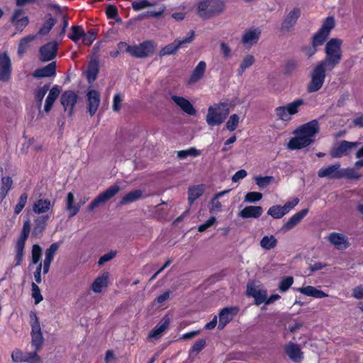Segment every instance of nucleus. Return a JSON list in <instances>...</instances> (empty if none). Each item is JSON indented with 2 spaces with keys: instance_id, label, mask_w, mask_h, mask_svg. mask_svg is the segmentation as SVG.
Segmentation results:
<instances>
[{
  "instance_id": "nucleus-51",
  "label": "nucleus",
  "mask_w": 363,
  "mask_h": 363,
  "mask_svg": "<svg viewBox=\"0 0 363 363\" xmlns=\"http://www.w3.org/2000/svg\"><path fill=\"white\" fill-rule=\"evenodd\" d=\"M267 214L273 218L278 219L282 218L285 215V212H284L282 206L275 205L269 208Z\"/></svg>"
},
{
  "instance_id": "nucleus-62",
  "label": "nucleus",
  "mask_w": 363,
  "mask_h": 363,
  "mask_svg": "<svg viewBox=\"0 0 363 363\" xmlns=\"http://www.w3.org/2000/svg\"><path fill=\"white\" fill-rule=\"evenodd\" d=\"M262 198V194L259 192H249L245 196V201L247 202L255 203L259 201Z\"/></svg>"
},
{
  "instance_id": "nucleus-3",
  "label": "nucleus",
  "mask_w": 363,
  "mask_h": 363,
  "mask_svg": "<svg viewBox=\"0 0 363 363\" xmlns=\"http://www.w3.org/2000/svg\"><path fill=\"white\" fill-rule=\"evenodd\" d=\"M230 113V104L227 102H220L210 106L206 118V123L210 126L222 124Z\"/></svg>"
},
{
  "instance_id": "nucleus-47",
  "label": "nucleus",
  "mask_w": 363,
  "mask_h": 363,
  "mask_svg": "<svg viewBox=\"0 0 363 363\" xmlns=\"http://www.w3.org/2000/svg\"><path fill=\"white\" fill-rule=\"evenodd\" d=\"M360 177L361 175L354 168L340 169V179L343 178L358 179Z\"/></svg>"
},
{
  "instance_id": "nucleus-19",
  "label": "nucleus",
  "mask_w": 363,
  "mask_h": 363,
  "mask_svg": "<svg viewBox=\"0 0 363 363\" xmlns=\"http://www.w3.org/2000/svg\"><path fill=\"white\" fill-rule=\"evenodd\" d=\"M328 240L337 250H345L349 246L347 237L341 233H332Z\"/></svg>"
},
{
  "instance_id": "nucleus-34",
  "label": "nucleus",
  "mask_w": 363,
  "mask_h": 363,
  "mask_svg": "<svg viewBox=\"0 0 363 363\" xmlns=\"http://www.w3.org/2000/svg\"><path fill=\"white\" fill-rule=\"evenodd\" d=\"M54 206L48 199H38L33 204V210L35 213H43L49 211Z\"/></svg>"
},
{
  "instance_id": "nucleus-20",
  "label": "nucleus",
  "mask_w": 363,
  "mask_h": 363,
  "mask_svg": "<svg viewBox=\"0 0 363 363\" xmlns=\"http://www.w3.org/2000/svg\"><path fill=\"white\" fill-rule=\"evenodd\" d=\"M12 360L15 362H35L39 360L36 352L23 354L19 349H15L11 354Z\"/></svg>"
},
{
  "instance_id": "nucleus-6",
  "label": "nucleus",
  "mask_w": 363,
  "mask_h": 363,
  "mask_svg": "<svg viewBox=\"0 0 363 363\" xmlns=\"http://www.w3.org/2000/svg\"><path fill=\"white\" fill-rule=\"evenodd\" d=\"M30 324L31 326V345L34 349L33 352H36L41 348L44 338L41 331V327L38 318L35 313H30Z\"/></svg>"
},
{
  "instance_id": "nucleus-55",
  "label": "nucleus",
  "mask_w": 363,
  "mask_h": 363,
  "mask_svg": "<svg viewBox=\"0 0 363 363\" xmlns=\"http://www.w3.org/2000/svg\"><path fill=\"white\" fill-rule=\"evenodd\" d=\"M335 21L333 17H328L323 22L320 30L329 35L330 30L334 28Z\"/></svg>"
},
{
  "instance_id": "nucleus-64",
  "label": "nucleus",
  "mask_w": 363,
  "mask_h": 363,
  "mask_svg": "<svg viewBox=\"0 0 363 363\" xmlns=\"http://www.w3.org/2000/svg\"><path fill=\"white\" fill-rule=\"evenodd\" d=\"M116 256V251L111 250L109 252L101 256L99 259V265H103L105 262H108Z\"/></svg>"
},
{
  "instance_id": "nucleus-36",
  "label": "nucleus",
  "mask_w": 363,
  "mask_h": 363,
  "mask_svg": "<svg viewBox=\"0 0 363 363\" xmlns=\"http://www.w3.org/2000/svg\"><path fill=\"white\" fill-rule=\"evenodd\" d=\"M13 186V180L10 177H2L0 186V201H2L9 194Z\"/></svg>"
},
{
  "instance_id": "nucleus-49",
  "label": "nucleus",
  "mask_w": 363,
  "mask_h": 363,
  "mask_svg": "<svg viewBox=\"0 0 363 363\" xmlns=\"http://www.w3.org/2000/svg\"><path fill=\"white\" fill-rule=\"evenodd\" d=\"M99 72L98 64L96 62H91L89 65L86 77L89 82H94Z\"/></svg>"
},
{
  "instance_id": "nucleus-14",
  "label": "nucleus",
  "mask_w": 363,
  "mask_h": 363,
  "mask_svg": "<svg viewBox=\"0 0 363 363\" xmlns=\"http://www.w3.org/2000/svg\"><path fill=\"white\" fill-rule=\"evenodd\" d=\"M261 35L260 28H250L246 30L242 36V43L247 48L250 49L256 45Z\"/></svg>"
},
{
  "instance_id": "nucleus-10",
  "label": "nucleus",
  "mask_w": 363,
  "mask_h": 363,
  "mask_svg": "<svg viewBox=\"0 0 363 363\" xmlns=\"http://www.w3.org/2000/svg\"><path fill=\"white\" fill-rule=\"evenodd\" d=\"M120 186L116 184L110 186L91 202L89 206V210L93 211L100 204L106 203L107 201L113 198L120 191Z\"/></svg>"
},
{
  "instance_id": "nucleus-33",
  "label": "nucleus",
  "mask_w": 363,
  "mask_h": 363,
  "mask_svg": "<svg viewBox=\"0 0 363 363\" xmlns=\"http://www.w3.org/2000/svg\"><path fill=\"white\" fill-rule=\"evenodd\" d=\"M60 89L58 86H54L49 91L48 96L45 100V111L49 112L52 107V105L57 98L59 96L60 94Z\"/></svg>"
},
{
  "instance_id": "nucleus-1",
  "label": "nucleus",
  "mask_w": 363,
  "mask_h": 363,
  "mask_svg": "<svg viewBox=\"0 0 363 363\" xmlns=\"http://www.w3.org/2000/svg\"><path fill=\"white\" fill-rule=\"evenodd\" d=\"M318 131L319 125L316 120L301 125L295 131L296 136L289 142V148L296 150L309 145L314 141L315 135Z\"/></svg>"
},
{
  "instance_id": "nucleus-5",
  "label": "nucleus",
  "mask_w": 363,
  "mask_h": 363,
  "mask_svg": "<svg viewBox=\"0 0 363 363\" xmlns=\"http://www.w3.org/2000/svg\"><path fill=\"white\" fill-rule=\"evenodd\" d=\"M303 104V99H297L285 106H279L274 111L276 117L279 120L288 123L291 120L292 116L298 112Z\"/></svg>"
},
{
  "instance_id": "nucleus-48",
  "label": "nucleus",
  "mask_w": 363,
  "mask_h": 363,
  "mask_svg": "<svg viewBox=\"0 0 363 363\" xmlns=\"http://www.w3.org/2000/svg\"><path fill=\"white\" fill-rule=\"evenodd\" d=\"M36 38V35H30L22 38L18 45V52L20 55L24 53L30 45V43Z\"/></svg>"
},
{
  "instance_id": "nucleus-41",
  "label": "nucleus",
  "mask_w": 363,
  "mask_h": 363,
  "mask_svg": "<svg viewBox=\"0 0 363 363\" xmlns=\"http://www.w3.org/2000/svg\"><path fill=\"white\" fill-rule=\"evenodd\" d=\"M255 62V58L252 55H247L244 57L242 60L240 64V67L238 69V74L239 75H242V74L245 72V70L250 67Z\"/></svg>"
},
{
  "instance_id": "nucleus-32",
  "label": "nucleus",
  "mask_w": 363,
  "mask_h": 363,
  "mask_svg": "<svg viewBox=\"0 0 363 363\" xmlns=\"http://www.w3.org/2000/svg\"><path fill=\"white\" fill-rule=\"evenodd\" d=\"M308 212V209H303L295 213L283 226V228L287 230L292 229L307 215Z\"/></svg>"
},
{
  "instance_id": "nucleus-38",
  "label": "nucleus",
  "mask_w": 363,
  "mask_h": 363,
  "mask_svg": "<svg viewBox=\"0 0 363 363\" xmlns=\"http://www.w3.org/2000/svg\"><path fill=\"white\" fill-rule=\"evenodd\" d=\"M74 196L72 192L68 193L66 199V208L69 211V216H75L80 209V206L74 204Z\"/></svg>"
},
{
  "instance_id": "nucleus-17",
  "label": "nucleus",
  "mask_w": 363,
  "mask_h": 363,
  "mask_svg": "<svg viewBox=\"0 0 363 363\" xmlns=\"http://www.w3.org/2000/svg\"><path fill=\"white\" fill-rule=\"evenodd\" d=\"M78 96L72 91H65L60 98V102L65 110L69 109V113H72L73 108L77 101Z\"/></svg>"
},
{
  "instance_id": "nucleus-50",
  "label": "nucleus",
  "mask_w": 363,
  "mask_h": 363,
  "mask_svg": "<svg viewBox=\"0 0 363 363\" xmlns=\"http://www.w3.org/2000/svg\"><path fill=\"white\" fill-rule=\"evenodd\" d=\"M254 179L256 182V184L260 189L266 188L268 185L274 182V177L272 176H256L254 177Z\"/></svg>"
},
{
  "instance_id": "nucleus-56",
  "label": "nucleus",
  "mask_w": 363,
  "mask_h": 363,
  "mask_svg": "<svg viewBox=\"0 0 363 363\" xmlns=\"http://www.w3.org/2000/svg\"><path fill=\"white\" fill-rule=\"evenodd\" d=\"M328 36V34L319 30L318 32L313 37V45L314 47H316L322 45L325 42Z\"/></svg>"
},
{
  "instance_id": "nucleus-12",
  "label": "nucleus",
  "mask_w": 363,
  "mask_h": 363,
  "mask_svg": "<svg viewBox=\"0 0 363 363\" xmlns=\"http://www.w3.org/2000/svg\"><path fill=\"white\" fill-rule=\"evenodd\" d=\"M247 294L255 300L256 305H260L267 298V291L264 287L255 282H250L247 286Z\"/></svg>"
},
{
  "instance_id": "nucleus-63",
  "label": "nucleus",
  "mask_w": 363,
  "mask_h": 363,
  "mask_svg": "<svg viewBox=\"0 0 363 363\" xmlns=\"http://www.w3.org/2000/svg\"><path fill=\"white\" fill-rule=\"evenodd\" d=\"M298 202L299 199L298 198H294L292 200L287 201L282 206L284 212H285V215L292 210L298 203Z\"/></svg>"
},
{
  "instance_id": "nucleus-52",
  "label": "nucleus",
  "mask_w": 363,
  "mask_h": 363,
  "mask_svg": "<svg viewBox=\"0 0 363 363\" xmlns=\"http://www.w3.org/2000/svg\"><path fill=\"white\" fill-rule=\"evenodd\" d=\"M200 155L201 151L194 147H191L185 150H181L177 152V156L180 159H184L188 156L197 157Z\"/></svg>"
},
{
  "instance_id": "nucleus-46",
  "label": "nucleus",
  "mask_w": 363,
  "mask_h": 363,
  "mask_svg": "<svg viewBox=\"0 0 363 363\" xmlns=\"http://www.w3.org/2000/svg\"><path fill=\"white\" fill-rule=\"evenodd\" d=\"M84 33L82 26H74L71 28V33L68 36L73 42L77 43L79 40H82Z\"/></svg>"
},
{
  "instance_id": "nucleus-44",
  "label": "nucleus",
  "mask_w": 363,
  "mask_h": 363,
  "mask_svg": "<svg viewBox=\"0 0 363 363\" xmlns=\"http://www.w3.org/2000/svg\"><path fill=\"white\" fill-rule=\"evenodd\" d=\"M203 192V186H194L189 189L188 201L190 204L199 198Z\"/></svg>"
},
{
  "instance_id": "nucleus-28",
  "label": "nucleus",
  "mask_w": 363,
  "mask_h": 363,
  "mask_svg": "<svg viewBox=\"0 0 363 363\" xmlns=\"http://www.w3.org/2000/svg\"><path fill=\"white\" fill-rule=\"evenodd\" d=\"M206 69V64L204 61H201L194 68L189 80V84H194L200 81L204 75Z\"/></svg>"
},
{
  "instance_id": "nucleus-27",
  "label": "nucleus",
  "mask_w": 363,
  "mask_h": 363,
  "mask_svg": "<svg viewBox=\"0 0 363 363\" xmlns=\"http://www.w3.org/2000/svg\"><path fill=\"white\" fill-rule=\"evenodd\" d=\"M262 213L263 209L261 206H248L240 211L239 216L242 218H258Z\"/></svg>"
},
{
  "instance_id": "nucleus-21",
  "label": "nucleus",
  "mask_w": 363,
  "mask_h": 363,
  "mask_svg": "<svg viewBox=\"0 0 363 363\" xmlns=\"http://www.w3.org/2000/svg\"><path fill=\"white\" fill-rule=\"evenodd\" d=\"M171 99L177 106L188 115L194 116L196 113V109L188 99L176 95L172 96Z\"/></svg>"
},
{
  "instance_id": "nucleus-37",
  "label": "nucleus",
  "mask_w": 363,
  "mask_h": 363,
  "mask_svg": "<svg viewBox=\"0 0 363 363\" xmlns=\"http://www.w3.org/2000/svg\"><path fill=\"white\" fill-rule=\"evenodd\" d=\"M169 324V319L167 317L164 318L162 322L150 332L149 337L151 339H157L160 337L168 328Z\"/></svg>"
},
{
  "instance_id": "nucleus-45",
  "label": "nucleus",
  "mask_w": 363,
  "mask_h": 363,
  "mask_svg": "<svg viewBox=\"0 0 363 363\" xmlns=\"http://www.w3.org/2000/svg\"><path fill=\"white\" fill-rule=\"evenodd\" d=\"M156 4V1L150 0H137L132 2V7L134 11H139L146 8L153 7Z\"/></svg>"
},
{
  "instance_id": "nucleus-35",
  "label": "nucleus",
  "mask_w": 363,
  "mask_h": 363,
  "mask_svg": "<svg viewBox=\"0 0 363 363\" xmlns=\"http://www.w3.org/2000/svg\"><path fill=\"white\" fill-rule=\"evenodd\" d=\"M109 274L108 272L102 274L98 277L93 282L91 289L95 293H100L103 288L107 286Z\"/></svg>"
},
{
  "instance_id": "nucleus-22",
  "label": "nucleus",
  "mask_w": 363,
  "mask_h": 363,
  "mask_svg": "<svg viewBox=\"0 0 363 363\" xmlns=\"http://www.w3.org/2000/svg\"><path fill=\"white\" fill-rule=\"evenodd\" d=\"M57 50V44L55 42H50L41 47L40 49V60L49 61L52 60Z\"/></svg>"
},
{
  "instance_id": "nucleus-23",
  "label": "nucleus",
  "mask_w": 363,
  "mask_h": 363,
  "mask_svg": "<svg viewBox=\"0 0 363 363\" xmlns=\"http://www.w3.org/2000/svg\"><path fill=\"white\" fill-rule=\"evenodd\" d=\"M238 309L235 307L225 308L220 312L218 328H223L236 315Z\"/></svg>"
},
{
  "instance_id": "nucleus-31",
  "label": "nucleus",
  "mask_w": 363,
  "mask_h": 363,
  "mask_svg": "<svg viewBox=\"0 0 363 363\" xmlns=\"http://www.w3.org/2000/svg\"><path fill=\"white\" fill-rule=\"evenodd\" d=\"M55 62H52L43 68L36 69L33 73V77L40 78L55 76Z\"/></svg>"
},
{
  "instance_id": "nucleus-53",
  "label": "nucleus",
  "mask_w": 363,
  "mask_h": 363,
  "mask_svg": "<svg viewBox=\"0 0 363 363\" xmlns=\"http://www.w3.org/2000/svg\"><path fill=\"white\" fill-rule=\"evenodd\" d=\"M239 122L240 117L237 114H233L226 123V128L230 131H233L237 128Z\"/></svg>"
},
{
  "instance_id": "nucleus-30",
  "label": "nucleus",
  "mask_w": 363,
  "mask_h": 363,
  "mask_svg": "<svg viewBox=\"0 0 363 363\" xmlns=\"http://www.w3.org/2000/svg\"><path fill=\"white\" fill-rule=\"evenodd\" d=\"M286 353L289 357L295 362H299L303 358V353L299 346L296 344L289 343L286 346Z\"/></svg>"
},
{
  "instance_id": "nucleus-15",
  "label": "nucleus",
  "mask_w": 363,
  "mask_h": 363,
  "mask_svg": "<svg viewBox=\"0 0 363 363\" xmlns=\"http://www.w3.org/2000/svg\"><path fill=\"white\" fill-rule=\"evenodd\" d=\"M11 62L6 53H0V81L7 82L11 78Z\"/></svg>"
},
{
  "instance_id": "nucleus-40",
  "label": "nucleus",
  "mask_w": 363,
  "mask_h": 363,
  "mask_svg": "<svg viewBox=\"0 0 363 363\" xmlns=\"http://www.w3.org/2000/svg\"><path fill=\"white\" fill-rule=\"evenodd\" d=\"M230 191V190H225L220 192L217 193L215 194V196L213 197L211 201V207H210V211L211 212H220L222 209V204L219 201V198L224 196L225 194H228Z\"/></svg>"
},
{
  "instance_id": "nucleus-8",
  "label": "nucleus",
  "mask_w": 363,
  "mask_h": 363,
  "mask_svg": "<svg viewBox=\"0 0 363 363\" xmlns=\"http://www.w3.org/2000/svg\"><path fill=\"white\" fill-rule=\"evenodd\" d=\"M223 11L222 4L213 0H206L199 3L198 12L205 18H210L215 14L220 13Z\"/></svg>"
},
{
  "instance_id": "nucleus-43",
  "label": "nucleus",
  "mask_w": 363,
  "mask_h": 363,
  "mask_svg": "<svg viewBox=\"0 0 363 363\" xmlns=\"http://www.w3.org/2000/svg\"><path fill=\"white\" fill-rule=\"evenodd\" d=\"M143 192L141 190L138 189L129 192L124 196L120 201L121 205H124L128 203H132L140 199L142 197Z\"/></svg>"
},
{
  "instance_id": "nucleus-57",
  "label": "nucleus",
  "mask_w": 363,
  "mask_h": 363,
  "mask_svg": "<svg viewBox=\"0 0 363 363\" xmlns=\"http://www.w3.org/2000/svg\"><path fill=\"white\" fill-rule=\"evenodd\" d=\"M96 39V33L94 30H89L86 33H84L82 40L84 45L89 46Z\"/></svg>"
},
{
  "instance_id": "nucleus-26",
  "label": "nucleus",
  "mask_w": 363,
  "mask_h": 363,
  "mask_svg": "<svg viewBox=\"0 0 363 363\" xmlns=\"http://www.w3.org/2000/svg\"><path fill=\"white\" fill-rule=\"evenodd\" d=\"M23 10L17 9L15 11L11 18V21L18 32H21L26 27L29 21L28 17L23 16Z\"/></svg>"
},
{
  "instance_id": "nucleus-59",
  "label": "nucleus",
  "mask_w": 363,
  "mask_h": 363,
  "mask_svg": "<svg viewBox=\"0 0 363 363\" xmlns=\"http://www.w3.org/2000/svg\"><path fill=\"white\" fill-rule=\"evenodd\" d=\"M31 287L32 297L35 299V303L38 304L43 299V296L41 295L40 293V289L38 287V286L33 282L31 284Z\"/></svg>"
},
{
  "instance_id": "nucleus-7",
  "label": "nucleus",
  "mask_w": 363,
  "mask_h": 363,
  "mask_svg": "<svg viewBox=\"0 0 363 363\" xmlns=\"http://www.w3.org/2000/svg\"><path fill=\"white\" fill-rule=\"evenodd\" d=\"M30 232V221L29 220H25L23 223V228L20 237L17 240L15 245V259L14 265L18 266L21 264L25 248L26 242L29 236Z\"/></svg>"
},
{
  "instance_id": "nucleus-2",
  "label": "nucleus",
  "mask_w": 363,
  "mask_h": 363,
  "mask_svg": "<svg viewBox=\"0 0 363 363\" xmlns=\"http://www.w3.org/2000/svg\"><path fill=\"white\" fill-rule=\"evenodd\" d=\"M342 40L332 38L325 45V57L319 62L326 66L329 70H333L342 60Z\"/></svg>"
},
{
  "instance_id": "nucleus-11",
  "label": "nucleus",
  "mask_w": 363,
  "mask_h": 363,
  "mask_svg": "<svg viewBox=\"0 0 363 363\" xmlns=\"http://www.w3.org/2000/svg\"><path fill=\"white\" fill-rule=\"evenodd\" d=\"M360 143L358 142L342 141L335 145L330 151V155L333 158H340L348 155L351 151L357 147Z\"/></svg>"
},
{
  "instance_id": "nucleus-18",
  "label": "nucleus",
  "mask_w": 363,
  "mask_h": 363,
  "mask_svg": "<svg viewBox=\"0 0 363 363\" xmlns=\"http://www.w3.org/2000/svg\"><path fill=\"white\" fill-rule=\"evenodd\" d=\"M340 164L335 163L327 167L319 169L318 175L320 178L326 177L328 179H340Z\"/></svg>"
},
{
  "instance_id": "nucleus-13",
  "label": "nucleus",
  "mask_w": 363,
  "mask_h": 363,
  "mask_svg": "<svg viewBox=\"0 0 363 363\" xmlns=\"http://www.w3.org/2000/svg\"><path fill=\"white\" fill-rule=\"evenodd\" d=\"M155 50L152 41H145L139 45L132 46L130 55L135 57L143 58L151 55Z\"/></svg>"
},
{
  "instance_id": "nucleus-16",
  "label": "nucleus",
  "mask_w": 363,
  "mask_h": 363,
  "mask_svg": "<svg viewBox=\"0 0 363 363\" xmlns=\"http://www.w3.org/2000/svg\"><path fill=\"white\" fill-rule=\"evenodd\" d=\"M87 108L91 116H94L100 104L101 96L99 91L94 89H90L86 94Z\"/></svg>"
},
{
  "instance_id": "nucleus-24",
  "label": "nucleus",
  "mask_w": 363,
  "mask_h": 363,
  "mask_svg": "<svg viewBox=\"0 0 363 363\" xmlns=\"http://www.w3.org/2000/svg\"><path fill=\"white\" fill-rule=\"evenodd\" d=\"M300 15L301 10L298 8H294L291 10L281 24V29L289 30L291 28L294 26Z\"/></svg>"
},
{
  "instance_id": "nucleus-25",
  "label": "nucleus",
  "mask_w": 363,
  "mask_h": 363,
  "mask_svg": "<svg viewBox=\"0 0 363 363\" xmlns=\"http://www.w3.org/2000/svg\"><path fill=\"white\" fill-rule=\"evenodd\" d=\"M60 247V244L52 243L45 251V259L43 262V273L47 274L49 272L50 266L52 262L54 257Z\"/></svg>"
},
{
  "instance_id": "nucleus-58",
  "label": "nucleus",
  "mask_w": 363,
  "mask_h": 363,
  "mask_svg": "<svg viewBox=\"0 0 363 363\" xmlns=\"http://www.w3.org/2000/svg\"><path fill=\"white\" fill-rule=\"evenodd\" d=\"M42 256V248L38 245H34L32 248V262L37 264Z\"/></svg>"
},
{
  "instance_id": "nucleus-42",
  "label": "nucleus",
  "mask_w": 363,
  "mask_h": 363,
  "mask_svg": "<svg viewBox=\"0 0 363 363\" xmlns=\"http://www.w3.org/2000/svg\"><path fill=\"white\" fill-rule=\"evenodd\" d=\"M259 244L262 248L270 250L277 246V240L274 235H266L262 238Z\"/></svg>"
},
{
  "instance_id": "nucleus-4",
  "label": "nucleus",
  "mask_w": 363,
  "mask_h": 363,
  "mask_svg": "<svg viewBox=\"0 0 363 363\" xmlns=\"http://www.w3.org/2000/svg\"><path fill=\"white\" fill-rule=\"evenodd\" d=\"M330 71L320 62L315 64L310 74L311 80L308 84L307 91L313 93L320 90L324 84L326 72Z\"/></svg>"
},
{
  "instance_id": "nucleus-39",
  "label": "nucleus",
  "mask_w": 363,
  "mask_h": 363,
  "mask_svg": "<svg viewBox=\"0 0 363 363\" xmlns=\"http://www.w3.org/2000/svg\"><path fill=\"white\" fill-rule=\"evenodd\" d=\"M48 219V216H46L38 217L35 220V225L32 233L33 236L38 237L42 234L45 228V223Z\"/></svg>"
},
{
  "instance_id": "nucleus-54",
  "label": "nucleus",
  "mask_w": 363,
  "mask_h": 363,
  "mask_svg": "<svg viewBox=\"0 0 363 363\" xmlns=\"http://www.w3.org/2000/svg\"><path fill=\"white\" fill-rule=\"evenodd\" d=\"M28 200V195L26 193H23L18 201V203L14 207V213L19 214L25 207Z\"/></svg>"
},
{
  "instance_id": "nucleus-9",
  "label": "nucleus",
  "mask_w": 363,
  "mask_h": 363,
  "mask_svg": "<svg viewBox=\"0 0 363 363\" xmlns=\"http://www.w3.org/2000/svg\"><path fill=\"white\" fill-rule=\"evenodd\" d=\"M194 38V31L191 30L188 33V36L185 38H177L172 43L164 47L160 52V56L169 55L174 54L180 48L184 46L185 44L190 43Z\"/></svg>"
},
{
  "instance_id": "nucleus-29",
  "label": "nucleus",
  "mask_w": 363,
  "mask_h": 363,
  "mask_svg": "<svg viewBox=\"0 0 363 363\" xmlns=\"http://www.w3.org/2000/svg\"><path fill=\"white\" fill-rule=\"evenodd\" d=\"M297 291L305 296H311L315 298H323L328 296V295L323 291H321L312 286L301 287L297 289Z\"/></svg>"
},
{
  "instance_id": "nucleus-60",
  "label": "nucleus",
  "mask_w": 363,
  "mask_h": 363,
  "mask_svg": "<svg viewBox=\"0 0 363 363\" xmlns=\"http://www.w3.org/2000/svg\"><path fill=\"white\" fill-rule=\"evenodd\" d=\"M293 282H294L293 277H285L281 281V282L279 284V289L281 292H285L290 288V286L292 285Z\"/></svg>"
},
{
  "instance_id": "nucleus-61",
  "label": "nucleus",
  "mask_w": 363,
  "mask_h": 363,
  "mask_svg": "<svg viewBox=\"0 0 363 363\" xmlns=\"http://www.w3.org/2000/svg\"><path fill=\"white\" fill-rule=\"evenodd\" d=\"M50 86L48 84H45L42 87H38L35 91V98L37 101L39 102H41L43 99L44 98L45 95L49 90Z\"/></svg>"
}]
</instances>
